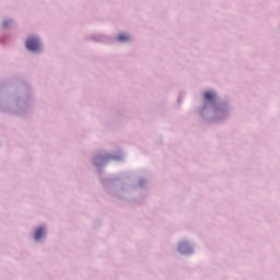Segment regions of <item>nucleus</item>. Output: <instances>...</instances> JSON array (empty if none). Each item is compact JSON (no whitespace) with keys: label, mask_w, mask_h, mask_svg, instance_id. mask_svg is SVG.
<instances>
[{"label":"nucleus","mask_w":280,"mask_h":280,"mask_svg":"<svg viewBox=\"0 0 280 280\" xmlns=\"http://www.w3.org/2000/svg\"><path fill=\"white\" fill-rule=\"evenodd\" d=\"M39 48H40V42H38V39L28 38L26 40V49H28L30 51H38Z\"/></svg>","instance_id":"nucleus-1"},{"label":"nucleus","mask_w":280,"mask_h":280,"mask_svg":"<svg viewBox=\"0 0 280 280\" xmlns=\"http://www.w3.org/2000/svg\"><path fill=\"white\" fill-rule=\"evenodd\" d=\"M45 235V230L43 228H39L35 232V240H40Z\"/></svg>","instance_id":"nucleus-2"},{"label":"nucleus","mask_w":280,"mask_h":280,"mask_svg":"<svg viewBox=\"0 0 280 280\" xmlns=\"http://www.w3.org/2000/svg\"><path fill=\"white\" fill-rule=\"evenodd\" d=\"M118 40L120 43H124L126 40H130V36H128L127 34H120V35H118Z\"/></svg>","instance_id":"nucleus-3"},{"label":"nucleus","mask_w":280,"mask_h":280,"mask_svg":"<svg viewBox=\"0 0 280 280\" xmlns=\"http://www.w3.org/2000/svg\"><path fill=\"white\" fill-rule=\"evenodd\" d=\"M205 100H213V93H211V92H206V93H205Z\"/></svg>","instance_id":"nucleus-4"},{"label":"nucleus","mask_w":280,"mask_h":280,"mask_svg":"<svg viewBox=\"0 0 280 280\" xmlns=\"http://www.w3.org/2000/svg\"><path fill=\"white\" fill-rule=\"evenodd\" d=\"M9 23H10L9 21H5V22L3 23L4 27H8V24H9Z\"/></svg>","instance_id":"nucleus-5"},{"label":"nucleus","mask_w":280,"mask_h":280,"mask_svg":"<svg viewBox=\"0 0 280 280\" xmlns=\"http://www.w3.org/2000/svg\"><path fill=\"white\" fill-rule=\"evenodd\" d=\"M179 248H183V245H179Z\"/></svg>","instance_id":"nucleus-6"}]
</instances>
